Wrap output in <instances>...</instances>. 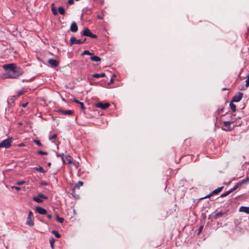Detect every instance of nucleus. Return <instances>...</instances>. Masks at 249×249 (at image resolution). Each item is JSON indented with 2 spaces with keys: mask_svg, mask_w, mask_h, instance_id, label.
Segmentation results:
<instances>
[{
  "mask_svg": "<svg viewBox=\"0 0 249 249\" xmlns=\"http://www.w3.org/2000/svg\"><path fill=\"white\" fill-rule=\"evenodd\" d=\"M22 73L23 71H17L16 69L14 71L6 72L4 74V76L6 78L16 79L22 75Z\"/></svg>",
  "mask_w": 249,
  "mask_h": 249,
  "instance_id": "f257e3e1",
  "label": "nucleus"
},
{
  "mask_svg": "<svg viewBox=\"0 0 249 249\" xmlns=\"http://www.w3.org/2000/svg\"><path fill=\"white\" fill-rule=\"evenodd\" d=\"M12 140L11 139H7L0 142V147L1 148H9L11 146Z\"/></svg>",
  "mask_w": 249,
  "mask_h": 249,
  "instance_id": "f03ea898",
  "label": "nucleus"
},
{
  "mask_svg": "<svg viewBox=\"0 0 249 249\" xmlns=\"http://www.w3.org/2000/svg\"><path fill=\"white\" fill-rule=\"evenodd\" d=\"M2 68L5 71L9 70L10 71H12L16 70L17 66L14 63H10L3 65Z\"/></svg>",
  "mask_w": 249,
  "mask_h": 249,
  "instance_id": "7ed1b4c3",
  "label": "nucleus"
},
{
  "mask_svg": "<svg viewBox=\"0 0 249 249\" xmlns=\"http://www.w3.org/2000/svg\"><path fill=\"white\" fill-rule=\"evenodd\" d=\"M61 158L63 162L65 164H70L71 163V157L70 155H65L64 154L61 155Z\"/></svg>",
  "mask_w": 249,
  "mask_h": 249,
  "instance_id": "20e7f679",
  "label": "nucleus"
},
{
  "mask_svg": "<svg viewBox=\"0 0 249 249\" xmlns=\"http://www.w3.org/2000/svg\"><path fill=\"white\" fill-rule=\"evenodd\" d=\"M110 106V104L108 103H103L102 102H98L95 104V107L102 109H106Z\"/></svg>",
  "mask_w": 249,
  "mask_h": 249,
  "instance_id": "39448f33",
  "label": "nucleus"
},
{
  "mask_svg": "<svg viewBox=\"0 0 249 249\" xmlns=\"http://www.w3.org/2000/svg\"><path fill=\"white\" fill-rule=\"evenodd\" d=\"M42 199H47V196L43 195L42 194H39L37 196L33 197V200L38 203H41L42 202Z\"/></svg>",
  "mask_w": 249,
  "mask_h": 249,
  "instance_id": "423d86ee",
  "label": "nucleus"
},
{
  "mask_svg": "<svg viewBox=\"0 0 249 249\" xmlns=\"http://www.w3.org/2000/svg\"><path fill=\"white\" fill-rule=\"evenodd\" d=\"M85 41H86V38L83 40H81L80 39H76L75 37L72 36L70 38V45H71L73 44H82L84 42H85Z\"/></svg>",
  "mask_w": 249,
  "mask_h": 249,
  "instance_id": "0eeeda50",
  "label": "nucleus"
},
{
  "mask_svg": "<svg viewBox=\"0 0 249 249\" xmlns=\"http://www.w3.org/2000/svg\"><path fill=\"white\" fill-rule=\"evenodd\" d=\"M243 97V93L239 92L237 95H235L233 97L231 102H239Z\"/></svg>",
  "mask_w": 249,
  "mask_h": 249,
  "instance_id": "6e6552de",
  "label": "nucleus"
},
{
  "mask_svg": "<svg viewBox=\"0 0 249 249\" xmlns=\"http://www.w3.org/2000/svg\"><path fill=\"white\" fill-rule=\"evenodd\" d=\"M48 62L49 65L53 68H56L59 65L58 62L56 60L53 59H49L48 61Z\"/></svg>",
  "mask_w": 249,
  "mask_h": 249,
  "instance_id": "1a4fd4ad",
  "label": "nucleus"
},
{
  "mask_svg": "<svg viewBox=\"0 0 249 249\" xmlns=\"http://www.w3.org/2000/svg\"><path fill=\"white\" fill-rule=\"evenodd\" d=\"M36 210L40 214H45L47 213V211L45 209L39 206L36 207Z\"/></svg>",
  "mask_w": 249,
  "mask_h": 249,
  "instance_id": "9d476101",
  "label": "nucleus"
},
{
  "mask_svg": "<svg viewBox=\"0 0 249 249\" xmlns=\"http://www.w3.org/2000/svg\"><path fill=\"white\" fill-rule=\"evenodd\" d=\"M58 112H61L62 114L65 115H71L73 113V111H72L71 110H64L60 109L58 110Z\"/></svg>",
  "mask_w": 249,
  "mask_h": 249,
  "instance_id": "9b49d317",
  "label": "nucleus"
},
{
  "mask_svg": "<svg viewBox=\"0 0 249 249\" xmlns=\"http://www.w3.org/2000/svg\"><path fill=\"white\" fill-rule=\"evenodd\" d=\"M70 30L72 32H76L78 31V26L76 22H72L71 25Z\"/></svg>",
  "mask_w": 249,
  "mask_h": 249,
  "instance_id": "f8f14e48",
  "label": "nucleus"
},
{
  "mask_svg": "<svg viewBox=\"0 0 249 249\" xmlns=\"http://www.w3.org/2000/svg\"><path fill=\"white\" fill-rule=\"evenodd\" d=\"M230 124H231V123L229 121L224 122L225 127L223 128L222 129L226 130V131L230 130H231Z\"/></svg>",
  "mask_w": 249,
  "mask_h": 249,
  "instance_id": "ddd939ff",
  "label": "nucleus"
},
{
  "mask_svg": "<svg viewBox=\"0 0 249 249\" xmlns=\"http://www.w3.org/2000/svg\"><path fill=\"white\" fill-rule=\"evenodd\" d=\"M239 212L249 214V207L241 206L239 208Z\"/></svg>",
  "mask_w": 249,
  "mask_h": 249,
  "instance_id": "4468645a",
  "label": "nucleus"
},
{
  "mask_svg": "<svg viewBox=\"0 0 249 249\" xmlns=\"http://www.w3.org/2000/svg\"><path fill=\"white\" fill-rule=\"evenodd\" d=\"M106 76V73L105 72H102L101 73H95L92 75V77L96 78H99L100 77H104Z\"/></svg>",
  "mask_w": 249,
  "mask_h": 249,
  "instance_id": "2eb2a0df",
  "label": "nucleus"
},
{
  "mask_svg": "<svg viewBox=\"0 0 249 249\" xmlns=\"http://www.w3.org/2000/svg\"><path fill=\"white\" fill-rule=\"evenodd\" d=\"M91 33V32L89 28H86L83 30V35L84 36H89Z\"/></svg>",
  "mask_w": 249,
  "mask_h": 249,
  "instance_id": "dca6fc26",
  "label": "nucleus"
},
{
  "mask_svg": "<svg viewBox=\"0 0 249 249\" xmlns=\"http://www.w3.org/2000/svg\"><path fill=\"white\" fill-rule=\"evenodd\" d=\"M26 224L31 227L34 226V222L33 221V218L30 217H27Z\"/></svg>",
  "mask_w": 249,
  "mask_h": 249,
  "instance_id": "f3484780",
  "label": "nucleus"
},
{
  "mask_svg": "<svg viewBox=\"0 0 249 249\" xmlns=\"http://www.w3.org/2000/svg\"><path fill=\"white\" fill-rule=\"evenodd\" d=\"M90 59L91 61L95 62H99L101 61V58L99 56L96 55H92L90 56Z\"/></svg>",
  "mask_w": 249,
  "mask_h": 249,
  "instance_id": "a211bd4d",
  "label": "nucleus"
},
{
  "mask_svg": "<svg viewBox=\"0 0 249 249\" xmlns=\"http://www.w3.org/2000/svg\"><path fill=\"white\" fill-rule=\"evenodd\" d=\"M33 169L40 173H44V174L45 173V171L44 169H43V168L40 166L35 167Z\"/></svg>",
  "mask_w": 249,
  "mask_h": 249,
  "instance_id": "6ab92c4d",
  "label": "nucleus"
},
{
  "mask_svg": "<svg viewBox=\"0 0 249 249\" xmlns=\"http://www.w3.org/2000/svg\"><path fill=\"white\" fill-rule=\"evenodd\" d=\"M73 102L77 104H78V105H80L81 109H82L83 110L85 109L84 105L82 102H80L79 101H78V100H77L76 99H73Z\"/></svg>",
  "mask_w": 249,
  "mask_h": 249,
  "instance_id": "aec40b11",
  "label": "nucleus"
},
{
  "mask_svg": "<svg viewBox=\"0 0 249 249\" xmlns=\"http://www.w3.org/2000/svg\"><path fill=\"white\" fill-rule=\"evenodd\" d=\"M83 185V182L81 181H79L77 183H76L73 189H79L81 186Z\"/></svg>",
  "mask_w": 249,
  "mask_h": 249,
  "instance_id": "412c9836",
  "label": "nucleus"
},
{
  "mask_svg": "<svg viewBox=\"0 0 249 249\" xmlns=\"http://www.w3.org/2000/svg\"><path fill=\"white\" fill-rule=\"evenodd\" d=\"M240 186V185L239 184L238 182L237 183V184L232 188L228 191V193H231V192H233L236 190Z\"/></svg>",
  "mask_w": 249,
  "mask_h": 249,
  "instance_id": "4be33fe9",
  "label": "nucleus"
},
{
  "mask_svg": "<svg viewBox=\"0 0 249 249\" xmlns=\"http://www.w3.org/2000/svg\"><path fill=\"white\" fill-rule=\"evenodd\" d=\"M52 11L53 12V14L54 15V16H56L58 14V13H57V10L56 9V8L54 7V4L53 3H52Z\"/></svg>",
  "mask_w": 249,
  "mask_h": 249,
  "instance_id": "5701e85b",
  "label": "nucleus"
},
{
  "mask_svg": "<svg viewBox=\"0 0 249 249\" xmlns=\"http://www.w3.org/2000/svg\"><path fill=\"white\" fill-rule=\"evenodd\" d=\"M58 10V12L60 15H64L65 9L63 7H62V6L59 7Z\"/></svg>",
  "mask_w": 249,
  "mask_h": 249,
  "instance_id": "b1692460",
  "label": "nucleus"
},
{
  "mask_svg": "<svg viewBox=\"0 0 249 249\" xmlns=\"http://www.w3.org/2000/svg\"><path fill=\"white\" fill-rule=\"evenodd\" d=\"M230 107L232 112H235L236 110V106L231 102L230 104Z\"/></svg>",
  "mask_w": 249,
  "mask_h": 249,
  "instance_id": "393cba45",
  "label": "nucleus"
},
{
  "mask_svg": "<svg viewBox=\"0 0 249 249\" xmlns=\"http://www.w3.org/2000/svg\"><path fill=\"white\" fill-rule=\"evenodd\" d=\"M249 180V177H247L245 179H242L238 182V183L240 185H242L243 183H246V182Z\"/></svg>",
  "mask_w": 249,
  "mask_h": 249,
  "instance_id": "a878e982",
  "label": "nucleus"
},
{
  "mask_svg": "<svg viewBox=\"0 0 249 249\" xmlns=\"http://www.w3.org/2000/svg\"><path fill=\"white\" fill-rule=\"evenodd\" d=\"M84 54H87V55H90L91 56L92 55H93V53H90L89 51L88 50H85L83 53L81 54L82 55H83Z\"/></svg>",
  "mask_w": 249,
  "mask_h": 249,
  "instance_id": "bb28decb",
  "label": "nucleus"
},
{
  "mask_svg": "<svg viewBox=\"0 0 249 249\" xmlns=\"http://www.w3.org/2000/svg\"><path fill=\"white\" fill-rule=\"evenodd\" d=\"M71 195L76 198H79V195L75 194V189H72V190H71Z\"/></svg>",
  "mask_w": 249,
  "mask_h": 249,
  "instance_id": "cd10ccee",
  "label": "nucleus"
},
{
  "mask_svg": "<svg viewBox=\"0 0 249 249\" xmlns=\"http://www.w3.org/2000/svg\"><path fill=\"white\" fill-rule=\"evenodd\" d=\"M56 220H57V221H58L59 222L62 223L64 222V218H62V217H60L58 215H56Z\"/></svg>",
  "mask_w": 249,
  "mask_h": 249,
  "instance_id": "c85d7f7f",
  "label": "nucleus"
},
{
  "mask_svg": "<svg viewBox=\"0 0 249 249\" xmlns=\"http://www.w3.org/2000/svg\"><path fill=\"white\" fill-rule=\"evenodd\" d=\"M52 233H53L54 234V235H55V236L57 238H59L60 237V234L58 233V232L55 230H53L52 231Z\"/></svg>",
  "mask_w": 249,
  "mask_h": 249,
  "instance_id": "c756f323",
  "label": "nucleus"
},
{
  "mask_svg": "<svg viewBox=\"0 0 249 249\" xmlns=\"http://www.w3.org/2000/svg\"><path fill=\"white\" fill-rule=\"evenodd\" d=\"M214 194H218V188L215 189L209 195L205 197H209L210 196H212Z\"/></svg>",
  "mask_w": 249,
  "mask_h": 249,
  "instance_id": "7c9ffc66",
  "label": "nucleus"
},
{
  "mask_svg": "<svg viewBox=\"0 0 249 249\" xmlns=\"http://www.w3.org/2000/svg\"><path fill=\"white\" fill-rule=\"evenodd\" d=\"M218 216V213L217 212H215L214 213H212L211 215H210V217L212 219V218H216Z\"/></svg>",
  "mask_w": 249,
  "mask_h": 249,
  "instance_id": "2f4dec72",
  "label": "nucleus"
},
{
  "mask_svg": "<svg viewBox=\"0 0 249 249\" xmlns=\"http://www.w3.org/2000/svg\"><path fill=\"white\" fill-rule=\"evenodd\" d=\"M34 142L36 143L38 146H42V144L40 142L39 140H34Z\"/></svg>",
  "mask_w": 249,
  "mask_h": 249,
  "instance_id": "473e14b6",
  "label": "nucleus"
},
{
  "mask_svg": "<svg viewBox=\"0 0 249 249\" xmlns=\"http://www.w3.org/2000/svg\"><path fill=\"white\" fill-rule=\"evenodd\" d=\"M37 154H39V155H48V153L46 152H44V151H41V150H38L37 152Z\"/></svg>",
  "mask_w": 249,
  "mask_h": 249,
  "instance_id": "72a5a7b5",
  "label": "nucleus"
},
{
  "mask_svg": "<svg viewBox=\"0 0 249 249\" xmlns=\"http://www.w3.org/2000/svg\"><path fill=\"white\" fill-rule=\"evenodd\" d=\"M246 87H248L249 86V75L247 76V79L246 80Z\"/></svg>",
  "mask_w": 249,
  "mask_h": 249,
  "instance_id": "f704fd0d",
  "label": "nucleus"
},
{
  "mask_svg": "<svg viewBox=\"0 0 249 249\" xmlns=\"http://www.w3.org/2000/svg\"><path fill=\"white\" fill-rule=\"evenodd\" d=\"M25 183V181L21 180V181H18L16 183V184L18 185H23V184H24Z\"/></svg>",
  "mask_w": 249,
  "mask_h": 249,
  "instance_id": "c9c22d12",
  "label": "nucleus"
},
{
  "mask_svg": "<svg viewBox=\"0 0 249 249\" xmlns=\"http://www.w3.org/2000/svg\"><path fill=\"white\" fill-rule=\"evenodd\" d=\"M54 241H55V240L53 238L50 240L51 246L52 248H53V243H54Z\"/></svg>",
  "mask_w": 249,
  "mask_h": 249,
  "instance_id": "e433bc0d",
  "label": "nucleus"
},
{
  "mask_svg": "<svg viewBox=\"0 0 249 249\" xmlns=\"http://www.w3.org/2000/svg\"><path fill=\"white\" fill-rule=\"evenodd\" d=\"M88 37H90L92 38H96L97 36L96 35H94V34H92V33H91Z\"/></svg>",
  "mask_w": 249,
  "mask_h": 249,
  "instance_id": "4c0bfd02",
  "label": "nucleus"
},
{
  "mask_svg": "<svg viewBox=\"0 0 249 249\" xmlns=\"http://www.w3.org/2000/svg\"><path fill=\"white\" fill-rule=\"evenodd\" d=\"M23 94V90H21L17 92V96L19 97L20 95H22Z\"/></svg>",
  "mask_w": 249,
  "mask_h": 249,
  "instance_id": "58836bf2",
  "label": "nucleus"
},
{
  "mask_svg": "<svg viewBox=\"0 0 249 249\" xmlns=\"http://www.w3.org/2000/svg\"><path fill=\"white\" fill-rule=\"evenodd\" d=\"M116 77V75L114 74L113 76H112V77L111 78L109 82V84H112L114 83V79L113 78L114 77Z\"/></svg>",
  "mask_w": 249,
  "mask_h": 249,
  "instance_id": "ea45409f",
  "label": "nucleus"
},
{
  "mask_svg": "<svg viewBox=\"0 0 249 249\" xmlns=\"http://www.w3.org/2000/svg\"><path fill=\"white\" fill-rule=\"evenodd\" d=\"M33 213L31 211H29V214L28 217L33 218Z\"/></svg>",
  "mask_w": 249,
  "mask_h": 249,
  "instance_id": "a19ab883",
  "label": "nucleus"
},
{
  "mask_svg": "<svg viewBox=\"0 0 249 249\" xmlns=\"http://www.w3.org/2000/svg\"><path fill=\"white\" fill-rule=\"evenodd\" d=\"M57 135L56 134H54L51 137H49V140H52L53 139H55L56 138Z\"/></svg>",
  "mask_w": 249,
  "mask_h": 249,
  "instance_id": "79ce46f5",
  "label": "nucleus"
},
{
  "mask_svg": "<svg viewBox=\"0 0 249 249\" xmlns=\"http://www.w3.org/2000/svg\"><path fill=\"white\" fill-rule=\"evenodd\" d=\"M230 194V193H228V191H227L226 193L221 195L220 197H225V196H227V195H229Z\"/></svg>",
  "mask_w": 249,
  "mask_h": 249,
  "instance_id": "37998d69",
  "label": "nucleus"
},
{
  "mask_svg": "<svg viewBox=\"0 0 249 249\" xmlns=\"http://www.w3.org/2000/svg\"><path fill=\"white\" fill-rule=\"evenodd\" d=\"M12 188H14L17 191H20L21 190V188L17 186H12Z\"/></svg>",
  "mask_w": 249,
  "mask_h": 249,
  "instance_id": "c03bdc74",
  "label": "nucleus"
},
{
  "mask_svg": "<svg viewBox=\"0 0 249 249\" xmlns=\"http://www.w3.org/2000/svg\"><path fill=\"white\" fill-rule=\"evenodd\" d=\"M203 226H201L199 227V229H198V234H200V232H201V231H202V229H203Z\"/></svg>",
  "mask_w": 249,
  "mask_h": 249,
  "instance_id": "a18cd8bd",
  "label": "nucleus"
},
{
  "mask_svg": "<svg viewBox=\"0 0 249 249\" xmlns=\"http://www.w3.org/2000/svg\"><path fill=\"white\" fill-rule=\"evenodd\" d=\"M47 217L49 219H51L52 218V215L50 213H47Z\"/></svg>",
  "mask_w": 249,
  "mask_h": 249,
  "instance_id": "49530a36",
  "label": "nucleus"
},
{
  "mask_svg": "<svg viewBox=\"0 0 249 249\" xmlns=\"http://www.w3.org/2000/svg\"><path fill=\"white\" fill-rule=\"evenodd\" d=\"M68 3L69 4H73L74 3V1L73 0H69Z\"/></svg>",
  "mask_w": 249,
  "mask_h": 249,
  "instance_id": "de8ad7c7",
  "label": "nucleus"
},
{
  "mask_svg": "<svg viewBox=\"0 0 249 249\" xmlns=\"http://www.w3.org/2000/svg\"><path fill=\"white\" fill-rule=\"evenodd\" d=\"M27 104H28V103H25V104H23L22 105V107H26V106L27 105Z\"/></svg>",
  "mask_w": 249,
  "mask_h": 249,
  "instance_id": "09e8293b",
  "label": "nucleus"
},
{
  "mask_svg": "<svg viewBox=\"0 0 249 249\" xmlns=\"http://www.w3.org/2000/svg\"><path fill=\"white\" fill-rule=\"evenodd\" d=\"M223 187H219V193L222 191Z\"/></svg>",
  "mask_w": 249,
  "mask_h": 249,
  "instance_id": "8fccbe9b",
  "label": "nucleus"
},
{
  "mask_svg": "<svg viewBox=\"0 0 249 249\" xmlns=\"http://www.w3.org/2000/svg\"><path fill=\"white\" fill-rule=\"evenodd\" d=\"M218 214H219V216H220V215L223 214V213H222L221 212H219Z\"/></svg>",
  "mask_w": 249,
  "mask_h": 249,
  "instance_id": "3c124183",
  "label": "nucleus"
},
{
  "mask_svg": "<svg viewBox=\"0 0 249 249\" xmlns=\"http://www.w3.org/2000/svg\"><path fill=\"white\" fill-rule=\"evenodd\" d=\"M229 89H227V88H223L222 89V90H228Z\"/></svg>",
  "mask_w": 249,
  "mask_h": 249,
  "instance_id": "603ef678",
  "label": "nucleus"
},
{
  "mask_svg": "<svg viewBox=\"0 0 249 249\" xmlns=\"http://www.w3.org/2000/svg\"><path fill=\"white\" fill-rule=\"evenodd\" d=\"M51 162H49V163H48V166H51Z\"/></svg>",
  "mask_w": 249,
  "mask_h": 249,
  "instance_id": "864d4df0",
  "label": "nucleus"
},
{
  "mask_svg": "<svg viewBox=\"0 0 249 249\" xmlns=\"http://www.w3.org/2000/svg\"><path fill=\"white\" fill-rule=\"evenodd\" d=\"M214 129H216V124H215V128Z\"/></svg>",
  "mask_w": 249,
  "mask_h": 249,
  "instance_id": "5fc2aeb1",
  "label": "nucleus"
}]
</instances>
